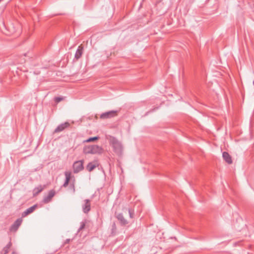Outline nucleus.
<instances>
[{
    "instance_id": "1",
    "label": "nucleus",
    "mask_w": 254,
    "mask_h": 254,
    "mask_svg": "<svg viewBox=\"0 0 254 254\" xmlns=\"http://www.w3.org/2000/svg\"><path fill=\"white\" fill-rule=\"evenodd\" d=\"M109 141L114 152L118 156H122L123 153V146L121 142L115 137H111Z\"/></svg>"
},
{
    "instance_id": "13",
    "label": "nucleus",
    "mask_w": 254,
    "mask_h": 254,
    "mask_svg": "<svg viewBox=\"0 0 254 254\" xmlns=\"http://www.w3.org/2000/svg\"><path fill=\"white\" fill-rule=\"evenodd\" d=\"M37 207V205L35 204V205H34L28 208V209H27L25 211H24L22 213V217H25L28 214L32 213L36 209V208Z\"/></svg>"
},
{
    "instance_id": "25",
    "label": "nucleus",
    "mask_w": 254,
    "mask_h": 254,
    "mask_svg": "<svg viewBox=\"0 0 254 254\" xmlns=\"http://www.w3.org/2000/svg\"><path fill=\"white\" fill-rule=\"evenodd\" d=\"M12 254H15V252H13Z\"/></svg>"
},
{
    "instance_id": "2",
    "label": "nucleus",
    "mask_w": 254,
    "mask_h": 254,
    "mask_svg": "<svg viewBox=\"0 0 254 254\" xmlns=\"http://www.w3.org/2000/svg\"><path fill=\"white\" fill-rule=\"evenodd\" d=\"M104 149L98 145H87L84 147L83 152L85 154H102Z\"/></svg>"
},
{
    "instance_id": "7",
    "label": "nucleus",
    "mask_w": 254,
    "mask_h": 254,
    "mask_svg": "<svg viewBox=\"0 0 254 254\" xmlns=\"http://www.w3.org/2000/svg\"><path fill=\"white\" fill-rule=\"evenodd\" d=\"M56 194L55 190H50L47 196H45L43 198V202L44 203H48L50 202L52 198L55 196Z\"/></svg>"
},
{
    "instance_id": "9",
    "label": "nucleus",
    "mask_w": 254,
    "mask_h": 254,
    "mask_svg": "<svg viewBox=\"0 0 254 254\" xmlns=\"http://www.w3.org/2000/svg\"><path fill=\"white\" fill-rule=\"evenodd\" d=\"M70 124L68 122H65L63 124H62L59 125L55 129L54 133H58L63 131L66 128L69 127Z\"/></svg>"
},
{
    "instance_id": "22",
    "label": "nucleus",
    "mask_w": 254,
    "mask_h": 254,
    "mask_svg": "<svg viewBox=\"0 0 254 254\" xmlns=\"http://www.w3.org/2000/svg\"><path fill=\"white\" fill-rule=\"evenodd\" d=\"M128 213H129V217L131 218H132L133 217V212L130 209H128Z\"/></svg>"
},
{
    "instance_id": "23",
    "label": "nucleus",
    "mask_w": 254,
    "mask_h": 254,
    "mask_svg": "<svg viewBox=\"0 0 254 254\" xmlns=\"http://www.w3.org/2000/svg\"><path fill=\"white\" fill-rule=\"evenodd\" d=\"M69 241H70V239H66L65 240V243H69Z\"/></svg>"
},
{
    "instance_id": "3",
    "label": "nucleus",
    "mask_w": 254,
    "mask_h": 254,
    "mask_svg": "<svg viewBox=\"0 0 254 254\" xmlns=\"http://www.w3.org/2000/svg\"><path fill=\"white\" fill-rule=\"evenodd\" d=\"M84 160L76 161L74 162L72 165L74 173H78L83 170Z\"/></svg>"
},
{
    "instance_id": "14",
    "label": "nucleus",
    "mask_w": 254,
    "mask_h": 254,
    "mask_svg": "<svg viewBox=\"0 0 254 254\" xmlns=\"http://www.w3.org/2000/svg\"><path fill=\"white\" fill-rule=\"evenodd\" d=\"M83 47L81 46H78L74 56V58L76 60H78L81 57L83 54Z\"/></svg>"
},
{
    "instance_id": "11",
    "label": "nucleus",
    "mask_w": 254,
    "mask_h": 254,
    "mask_svg": "<svg viewBox=\"0 0 254 254\" xmlns=\"http://www.w3.org/2000/svg\"><path fill=\"white\" fill-rule=\"evenodd\" d=\"M46 188V185H39L35 187L33 190V195L34 196L37 195Z\"/></svg>"
},
{
    "instance_id": "16",
    "label": "nucleus",
    "mask_w": 254,
    "mask_h": 254,
    "mask_svg": "<svg viewBox=\"0 0 254 254\" xmlns=\"http://www.w3.org/2000/svg\"><path fill=\"white\" fill-rule=\"evenodd\" d=\"M97 167V164L96 163L94 162H90L89 163L87 166H86V169L89 172H91L93 171L96 167Z\"/></svg>"
},
{
    "instance_id": "24",
    "label": "nucleus",
    "mask_w": 254,
    "mask_h": 254,
    "mask_svg": "<svg viewBox=\"0 0 254 254\" xmlns=\"http://www.w3.org/2000/svg\"><path fill=\"white\" fill-rule=\"evenodd\" d=\"M18 26L19 27V33L20 32V30H21V27H20V26L18 25Z\"/></svg>"
},
{
    "instance_id": "21",
    "label": "nucleus",
    "mask_w": 254,
    "mask_h": 254,
    "mask_svg": "<svg viewBox=\"0 0 254 254\" xmlns=\"http://www.w3.org/2000/svg\"><path fill=\"white\" fill-rule=\"evenodd\" d=\"M85 223L84 222H81L80 223V226L78 229V231H81L82 230V229H83L85 227Z\"/></svg>"
},
{
    "instance_id": "5",
    "label": "nucleus",
    "mask_w": 254,
    "mask_h": 254,
    "mask_svg": "<svg viewBox=\"0 0 254 254\" xmlns=\"http://www.w3.org/2000/svg\"><path fill=\"white\" fill-rule=\"evenodd\" d=\"M64 176L65 177V181L63 185L62 186V188H66L70 184V180H72V176H71V172L70 171H65L64 172Z\"/></svg>"
},
{
    "instance_id": "12",
    "label": "nucleus",
    "mask_w": 254,
    "mask_h": 254,
    "mask_svg": "<svg viewBox=\"0 0 254 254\" xmlns=\"http://www.w3.org/2000/svg\"><path fill=\"white\" fill-rule=\"evenodd\" d=\"M73 179L68 186V190L71 192L72 194H74L75 192V179L74 176H72Z\"/></svg>"
},
{
    "instance_id": "10",
    "label": "nucleus",
    "mask_w": 254,
    "mask_h": 254,
    "mask_svg": "<svg viewBox=\"0 0 254 254\" xmlns=\"http://www.w3.org/2000/svg\"><path fill=\"white\" fill-rule=\"evenodd\" d=\"M116 218L120 222L122 226H125L128 223V222L122 213H119L116 215Z\"/></svg>"
},
{
    "instance_id": "18",
    "label": "nucleus",
    "mask_w": 254,
    "mask_h": 254,
    "mask_svg": "<svg viewBox=\"0 0 254 254\" xmlns=\"http://www.w3.org/2000/svg\"><path fill=\"white\" fill-rule=\"evenodd\" d=\"M117 227L116 224L114 223L112 226V235H115L116 234Z\"/></svg>"
},
{
    "instance_id": "6",
    "label": "nucleus",
    "mask_w": 254,
    "mask_h": 254,
    "mask_svg": "<svg viewBox=\"0 0 254 254\" xmlns=\"http://www.w3.org/2000/svg\"><path fill=\"white\" fill-rule=\"evenodd\" d=\"M22 222V218H18L17 219L14 223L13 224L10 226L9 228V231L10 232H16L19 227L21 225V223Z\"/></svg>"
},
{
    "instance_id": "15",
    "label": "nucleus",
    "mask_w": 254,
    "mask_h": 254,
    "mask_svg": "<svg viewBox=\"0 0 254 254\" xmlns=\"http://www.w3.org/2000/svg\"><path fill=\"white\" fill-rule=\"evenodd\" d=\"M224 160L229 164L232 163V160L231 156L227 152H224L222 155Z\"/></svg>"
},
{
    "instance_id": "26",
    "label": "nucleus",
    "mask_w": 254,
    "mask_h": 254,
    "mask_svg": "<svg viewBox=\"0 0 254 254\" xmlns=\"http://www.w3.org/2000/svg\"><path fill=\"white\" fill-rule=\"evenodd\" d=\"M2 0H0V2L2 1Z\"/></svg>"
},
{
    "instance_id": "19",
    "label": "nucleus",
    "mask_w": 254,
    "mask_h": 254,
    "mask_svg": "<svg viewBox=\"0 0 254 254\" xmlns=\"http://www.w3.org/2000/svg\"><path fill=\"white\" fill-rule=\"evenodd\" d=\"M98 138H99V137H97V136L90 137L88 139H87V140H85L84 142H91V141H94L97 140Z\"/></svg>"
},
{
    "instance_id": "20",
    "label": "nucleus",
    "mask_w": 254,
    "mask_h": 254,
    "mask_svg": "<svg viewBox=\"0 0 254 254\" xmlns=\"http://www.w3.org/2000/svg\"><path fill=\"white\" fill-rule=\"evenodd\" d=\"M63 100H64V98L61 97H56L54 98V101L56 103H58Z\"/></svg>"
},
{
    "instance_id": "8",
    "label": "nucleus",
    "mask_w": 254,
    "mask_h": 254,
    "mask_svg": "<svg viewBox=\"0 0 254 254\" xmlns=\"http://www.w3.org/2000/svg\"><path fill=\"white\" fill-rule=\"evenodd\" d=\"M84 204L82 205V210L84 213H88L91 209V203L89 199H86L84 200Z\"/></svg>"
},
{
    "instance_id": "17",
    "label": "nucleus",
    "mask_w": 254,
    "mask_h": 254,
    "mask_svg": "<svg viewBox=\"0 0 254 254\" xmlns=\"http://www.w3.org/2000/svg\"><path fill=\"white\" fill-rule=\"evenodd\" d=\"M12 246V243L11 242H9L6 246L3 248L2 252L1 254H7L9 252V250L10 248V247Z\"/></svg>"
},
{
    "instance_id": "4",
    "label": "nucleus",
    "mask_w": 254,
    "mask_h": 254,
    "mask_svg": "<svg viewBox=\"0 0 254 254\" xmlns=\"http://www.w3.org/2000/svg\"><path fill=\"white\" fill-rule=\"evenodd\" d=\"M117 115V111L112 110L101 114L100 115V118L101 119H107L116 117Z\"/></svg>"
}]
</instances>
